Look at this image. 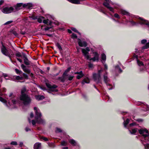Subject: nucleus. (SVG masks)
Masks as SVG:
<instances>
[{"label": "nucleus", "mask_w": 149, "mask_h": 149, "mask_svg": "<svg viewBox=\"0 0 149 149\" xmlns=\"http://www.w3.org/2000/svg\"><path fill=\"white\" fill-rule=\"evenodd\" d=\"M17 58V60L18 61H19L20 63H21L22 62V61L21 59L18 58Z\"/></svg>", "instance_id": "nucleus-63"}, {"label": "nucleus", "mask_w": 149, "mask_h": 149, "mask_svg": "<svg viewBox=\"0 0 149 149\" xmlns=\"http://www.w3.org/2000/svg\"><path fill=\"white\" fill-rule=\"evenodd\" d=\"M55 131L56 133H59L63 132V130L61 128H59L58 127H56L55 128Z\"/></svg>", "instance_id": "nucleus-34"}, {"label": "nucleus", "mask_w": 149, "mask_h": 149, "mask_svg": "<svg viewBox=\"0 0 149 149\" xmlns=\"http://www.w3.org/2000/svg\"><path fill=\"white\" fill-rule=\"evenodd\" d=\"M100 11L103 13V14L105 15H107V13H106V12L105 11L104 9L103 8H101L100 9Z\"/></svg>", "instance_id": "nucleus-43"}, {"label": "nucleus", "mask_w": 149, "mask_h": 149, "mask_svg": "<svg viewBox=\"0 0 149 149\" xmlns=\"http://www.w3.org/2000/svg\"><path fill=\"white\" fill-rule=\"evenodd\" d=\"M142 110L144 111H147L149 110V106L144 103H142Z\"/></svg>", "instance_id": "nucleus-23"}, {"label": "nucleus", "mask_w": 149, "mask_h": 149, "mask_svg": "<svg viewBox=\"0 0 149 149\" xmlns=\"http://www.w3.org/2000/svg\"><path fill=\"white\" fill-rule=\"evenodd\" d=\"M22 58L24 59V63L26 65H29L31 63L30 61L28 59L26 54L24 53H22Z\"/></svg>", "instance_id": "nucleus-19"}, {"label": "nucleus", "mask_w": 149, "mask_h": 149, "mask_svg": "<svg viewBox=\"0 0 149 149\" xmlns=\"http://www.w3.org/2000/svg\"><path fill=\"white\" fill-rule=\"evenodd\" d=\"M119 13H115L113 15V17L116 18L120 19L121 18L119 14Z\"/></svg>", "instance_id": "nucleus-37"}, {"label": "nucleus", "mask_w": 149, "mask_h": 149, "mask_svg": "<svg viewBox=\"0 0 149 149\" xmlns=\"http://www.w3.org/2000/svg\"><path fill=\"white\" fill-rule=\"evenodd\" d=\"M38 16H30L29 17L33 20L37 19Z\"/></svg>", "instance_id": "nucleus-48"}, {"label": "nucleus", "mask_w": 149, "mask_h": 149, "mask_svg": "<svg viewBox=\"0 0 149 149\" xmlns=\"http://www.w3.org/2000/svg\"><path fill=\"white\" fill-rule=\"evenodd\" d=\"M101 61L102 63H105L106 60V56L104 53H102L101 55Z\"/></svg>", "instance_id": "nucleus-28"}, {"label": "nucleus", "mask_w": 149, "mask_h": 149, "mask_svg": "<svg viewBox=\"0 0 149 149\" xmlns=\"http://www.w3.org/2000/svg\"><path fill=\"white\" fill-rule=\"evenodd\" d=\"M147 67L146 66V65H145L143 67H140L139 68V71L141 73H143L144 72L147 71Z\"/></svg>", "instance_id": "nucleus-29"}, {"label": "nucleus", "mask_w": 149, "mask_h": 149, "mask_svg": "<svg viewBox=\"0 0 149 149\" xmlns=\"http://www.w3.org/2000/svg\"><path fill=\"white\" fill-rule=\"evenodd\" d=\"M102 64H103V65L104 66V70H107L108 66H107V64H106V63H102Z\"/></svg>", "instance_id": "nucleus-51"}, {"label": "nucleus", "mask_w": 149, "mask_h": 149, "mask_svg": "<svg viewBox=\"0 0 149 149\" xmlns=\"http://www.w3.org/2000/svg\"><path fill=\"white\" fill-rule=\"evenodd\" d=\"M10 144L12 145H13L15 146H17V142L15 141H12Z\"/></svg>", "instance_id": "nucleus-49"}, {"label": "nucleus", "mask_w": 149, "mask_h": 149, "mask_svg": "<svg viewBox=\"0 0 149 149\" xmlns=\"http://www.w3.org/2000/svg\"><path fill=\"white\" fill-rule=\"evenodd\" d=\"M73 76H70L68 77V80L69 81H71L73 79Z\"/></svg>", "instance_id": "nucleus-54"}, {"label": "nucleus", "mask_w": 149, "mask_h": 149, "mask_svg": "<svg viewBox=\"0 0 149 149\" xmlns=\"http://www.w3.org/2000/svg\"><path fill=\"white\" fill-rule=\"evenodd\" d=\"M71 69L70 67L68 68L67 69H66L65 71L63 73V75H66L67 73L69 72Z\"/></svg>", "instance_id": "nucleus-39"}, {"label": "nucleus", "mask_w": 149, "mask_h": 149, "mask_svg": "<svg viewBox=\"0 0 149 149\" xmlns=\"http://www.w3.org/2000/svg\"><path fill=\"white\" fill-rule=\"evenodd\" d=\"M136 17L139 18V24L141 25H144L147 27L149 29V21L145 20L139 17Z\"/></svg>", "instance_id": "nucleus-16"}, {"label": "nucleus", "mask_w": 149, "mask_h": 149, "mask_svg": "<svg viewBox=\"0 0 149 149\" xmlns=\"http://www.w3.org/2000/svg\"><path fill=\"white\" fill-rule=\"evenodd\" d=\"M56 46L58 48L60 51H61L62 50V49L61 47V46L59 43H57L56 44Z\"/></svg>", "instance_id": "nucleus-46"}, {"label": "nucleus", "mask_w": 149, "mask_h": 149, "mask_svg": "<svg viewBox=\"0 0 149 149\" xmlns=\"http://www.w3.org/2000/svg\"><path fill=\"white\" fill-rule=\"evenodd\" d=\"M20 33L22 35H24L26 33V32L25 31H20Z\"/></svg>", "instance_id": "nucleus-62"}, {"label": "nucleus", "mask_w": 149, "mask_h": 149, "mask_svg": "<svg viewBox=\"0 0 149 149\" xmlns=\"http://www.w3.org/2000/svg\"><path fill=\"white\" fill-rule=\"evenodd\" d=\"M71 37L73 39H77V35L74 33H72L71 35Z\"/></svg>", "instance_id": "nucleus-47"}, {"label": "nucleus", "mask_w": 149, "mask_h": 149, "mask_svg": "<svg viewBox=\"0 0 149 149\" xmlns=\"http://www.w3.org/2000/svg\"><path fill=\"white\" fill-rule=\"evenodd\" d=\"M4 2L3 0H1L0 1V6Z\"/></svg>", "instance_id": "nucleus-64"}, {"label": "nucleus", "mask_w": 149, "mask_h": 149, "mask_svg": "<svg viewBox=\"0 0 149 149\" xmlns=\"http://www.w3.org/2000/svg\"><path fill=\"white\" fill-rule=\"evenodd\" d=\"M49 145L52 147L54 148L55 147V146L54 145V144L53 143H52L49 144Z\"/></svg>", "instance_id": "nucleus-57"}, {"label": "nucleus", "mask_w": 149, "mask_h": 149, "mask_svg": "<svg viewBox=\"0 0 149 149\" xmlns=\"http://www.w3.org/2000/svg\"><path fill=\"white\" fill-rule=\"evenodd\" d=\"M136 51L135 53H134L133 56V57L134 58L136 59V60H137V59H139L138 58V56L139 55V54L138 53V49H136Z\"/></svg>", "instance_id": "nucleus-32"}, {"label": "nucleus", "mask_w": 149, "mask_h": 149, "mask_svg": "<svg viewBox=\"0 0 149 149\" xmlns=\"http://www.w3.org/2000/svg\"><path fill=\"white\" fill-rule=\"evenodd\" d=\"M15 71L18 74H20L22 73V72L21 71L17 69H15Z\"/></svg>", "instance_id": "nucleus-55"}, {"label": "nucleus", "mask_w": 149, "mask_h": 149, "mask_svg": "<svg viewBox=\"0 0 149 149\" xmlns=\"http://www.w3.org/2000/svg\"><path fill=\"white\" fill-rule=\"evenodd\" d=\"M46 85L48 88H49V92H52L55 93L58 91V90L56 89L57 87V86L55 85H52L49 83L47 82L46 83Z\"/></svg>", "instance_id": "nucleus-13"}, {"label": "nucleus", "mask_w": 149, "mask_h": 149, "mask_svg": "<svg viewBox=\"0 0 149 149\" xmlns=\"http://www.w3.org/2000/svg\"><path fill=\"white\" fill-rule=\"evenodd\" d=\"M131 19H130V20L127 21V22H130V24L132 26H137L139 24V18H136L138 16H135Z\"/></svg>", "instance_id": "nucleus-11"}, {"label": "nucleus", "mask_w": 149, "mask_h": 149, "mask_svg": "<svg viewBox=\"0 0 149 149\" xmlns=\"http://www.w3.org/2000/svg\"><path fill=\"white\" fill-rule=\"evenodd\" d=\"M65 75L63 76V77H59V78L60 80L62 82H64L66 80V79L65 77Z\"/></svg>", "instance_id": "nucleus-40"}, {"label": "nucleus", "mask_w": 149, "mask_h": 149, "mask_svg": "<svg viewBox=\"0 0 149 149\" xmlns=\"http://www.w3.org/2000/svg\"><path fill=\"white\" fill-rule=\"evenodd\" d=\"M61 145L62 146H66L67 145V142L65 141H63L61 142Z\"/></svg>", "instance_id": "nucleus-41"}, {"label": "nucleus", "mask_w": 149, "mask_h": 149, "mask_svg": "<svg viewBox=\"0 0 149 149\" xmlns=\"http://www.w3.org/2000/svg\"><path fill=\"white\" fill-rule=\"evenodd\" d=\"M138 131L141 135V141L144 145L145 149H149V133L148 130L145 128H141Z\"/></svg>", "instance_id": "nucleus-2"}, {"label": "nucleus", "mask_w": 149, "mask_h": 149, "mask_svg": "<svg viewBox=\"0 0 149 149\" xmlns=\"http://www.w3.org/2000/svg\"><path fill=\"white\" fill-rule=\"evenodd\" d=\"M23 146V143L22 142H20L19 143V147H21Z\"/></svg>", "instance_id": "nucleus-59"}, {"label": "nucleus", "mask_w": 149, "mask_h": 149, "mask_svg": "<svg viewBox=\"0 0 149 149\" xmlns=\"http://www.w3.org/2000/svg\"><path fill=\"white\" fill-rule=\"evenodd\" d=\"M23 77L19 76H14L13 77V78L19 81L20 82H22L24 81V79H27L28 77L27 75L24 73L23 74Z\"/></svg>", "instance_id": "nucleus-12"}, {"label": "nucleus", "mask_w": 149, "mask_h": 149, "mask_svg": "<svg viewBox=\"0 0 149 149\" xmlns=\"http://www.w3.org/2000/svg\"><path fill=\"white\" fill-rule=\"evenodd\" d=\"M103 79L104 82L106 84L108 89L109 90H111L113 88V86H111L110 84V79L108 77V74L107 72L106 71L103 75Z\"/></svg>", "instance_id": "nucleus-8"}, {"label": "nucleus", "mask_w": 149, "mask_h": 149, "mask_svg": "<svg viewBox=\"0 0 149 149\" xmlns=\"http://www.w3.org/2000/svg\"><path fill=\"white\" fill-rule=\"evenodd\" d=\"M34 109L35 113V119L36 121L34 120H31V123L33 125H35L36 123L38 124H43L45 123V120L41 118V114L39 109L36 107H34Z\"/></svg>", "instance_id": "nucleus-5"}, {"label": "nucleus", "mask_w": 149, "mask_h": 149, "mask_svg": "<svg viewBox=\"0 0 149 149\" xmlns=\"http://www.w3.org/2000/svg\"><path fill=\"white\" fill-rule=\"evenodd\" d=\"M89 83V79L87 77L85 78L82 81V84H84L85 83Z\"/></svg>", "instance_id": "nucleus-35"}, {"label": "nucleus", "mask_w": 149, "mask_h": 149, "mask_svg": "<svg viewBox=\"0 0 149 149\" xmlns=\"http://www.w3.org/2000/svg\"><path fill=\"white\" fill-rule=\"evenodd\" d=\"M88 66L89 68H92L93 67V64L92 63H90L88 64Z\"/></svg>", "instance_id": "nucleus-60"}, {"label": "nucleus", "mask_w": 149, "mask_h": 149, "mask_svg": "<svg viewBox=\"0 0 149 149\" xmlns=\"http://www.w3.org/2000/svg\"><path fill=\"white\" fill-rule=\"evenodd\" d=\"M118 13L121 14L122 15L131 16V14L128 11L122 9H119L118 11Z\"/></svg>", "instance_id": "nucleus-20"}, {"label": "nucleus", "mask_w": 149, "mask_h": 149, "mask_svg": "<svg viewBox=\"0 0 149 149\" xmlns=\"http://www.w3.org/2000/svg\"><path fill=\"white\" fill-rule=\"evenodd\" d=\"M15 55L17 57H21L22 56V55L19 52L16 53L15 54Z\"/></svg>", "instance_id": "nucleus-50"}, {"label": "nucleus", "mask_w": 149, "mask_h": 149, "mask_svg": "<svg viewBox=\"0 0 149 149\" xmlns=\"http://www.w3.org/2000/svg\"><path fill=\"white\" fill-rule=\"evenodd\" d=\"M104 0L103 5L112 13H114V8L118 9L119 7L118 5L111 2L110 0Z\"/></svg>", "instance_id": "nucleus-6"}, {"label": "nucleus", "mask_w": 149, "mask_h": 149, "mask_svg": "<svg viewBox=\"0 0 149 149\" xmlns=\"http://www.w3.org/2000/svg\"><path fill=\"white\" fill-rule=\"evenodd\" d=\"M6 89L5 88H3L2 89L0 90V97H2V98L5 99L7 102V103L8 104V102L9 100L8 97L4 96V94L2 93V92H5Z\"/></svg>", "instance_id": "nucleus-21"}, {"label": "nucleus", "mask_w": 149, "mask_h": 149, "mask_svg": "<svg viewBox=\"0 0 149 149\" xmlns=\"http://www.w3.org/2000/svg\"><path fill=\"white\" fill-rule=\"evenodd\" d=\"M84 76V74H83L82 72L81 73H80L79 75H77V78L79 79L81 78L82 77H83Z\"/></svg>", "instance_id": "nucleus-42"}, {"label": "nucleus", "mask_w": 149, "mask_h": 149, "mask_svg": "<svg viewBox=\"0 0 149 149\" xmlns=\"http://www.w3.org/2000/svg\"><path fill=\"white\" fill-rule=\"evenodd\" d=\"M33 149H41V144L39 142L36 143L33 146Z\"/></svg>", "instance_id": "nucleus-26"}, {"label": "nucleus", "mask_w": 149, "mask_h": 149, "mask_svg": "<svg viewBox=\"0 0 149 149\" xmlns=\"http://www.w3.org/2000/svg\"><path fill=\"white\" fill-rule=\"evenodd\" d=\"M36 99L38 100H42L44 98V97L43 95H37L35 96Z\"/></svg>", "instance_id": "nucleus-31"}, {"label": "nucleus", "mask_w": 149, "mask_h": 149, "mask_svg": "<svg viewBox=\"0 0 149 149\" xmlns=\"http://www.w3.org/2000/svg\"><path fill=\"white\" fill-rule=\"evenodd\" d=\"M147 42V40L146 39L142 40L141 41V43L142 44H144Z\"/></svg>", "instance_id": "nucleus-56"}, {"label": "nucleus", "mask_w": 149, "mask_h": 149, "mask_svg": "<svg viewBox=\"0 0 149 149\" xmlns=\"http://www.w3.org/2000/svg\"><path fill=\"white\" fill-rule=\"evenodd\" d=\"M79 46L81 47H86L88 45L87 43L83 39H77Z\"/></svg>", "instance_id": "nucleus-18"}, {"label": "nucleus", "mask_w": 149, "mask_h": 149, "mask_svg": "<svg viewBox=\"0 0 149 149\" xmlns=\"http://www.w3.org/2000/svg\"><path fill=\"white\" fill-rule=\"evenodd\" d=\"M69 2L75 4H81V2L85 0H67Z\"/></svg>", "instance_id": "nucleus-24"}, {"label": "nucleus", "mask_w": 149, "mask_h": 149, "mask_svg": "<svg viewBox=\"0 0 149 149\" xmlns=\"http://www.w3.org/2000/svg\"><path fill=\"white\" fill-rule=\"evenodd\" d=\"M37 19L38 22L39 23H41L42 22L44 24L49 26L46 27L44 29L45 31L48 30L53 27V26L52 25L53 23L52 21V18L49 15H47L45 18L41 16H38Z\"/></svg>", "instance_id": "nucleus-4"}, {"label": "nucleus", "mask_w": 149, "mask_h": 149, "mask_svg": "<svg viewBox=\"0 0 149 149\" xmlns=\"http://www.w3.org/2000/svg\"><path fill=\"white\" fill-rule=\"evenodd\" d=\"M136 120L139 123H141L143 121V120L142 119L139 118L136 119Z\"/></svg>", "instance_id": "nucleus-53"}, {"label": "nucleus", "mask_w": 149, "mask_h": 149, "mask_svg": "<svg viewBox=\"0 0 149 149\" xmlns=\"http://www.w3.org/2000/svg\"><path fill=\"white\" fill-rule=\"evenodd\" d=\"M71 29L72 31L78 33L79 35H80V33L77 31L76 28L74 27H71Z\"/></svg>", "instance_id": "nucleus-44"}, {"label": "nucleus", "mask_w": 149, "mask_h": 149, "mask_svg": "<svg viewBox=\"0 0 149 149\" xmlns=\"http://www.w3.org/2000/svg\"><path fill=\"white\" fill-rule=\"evenodd\" d=\"M90 49L88 47H87L85 49H82V52L85 57L89 59L90 58L89 52L90 51Z\"/></svg>", "instance_id": "nucleus-15"}, {"label": "nucleus", "mask_w": 149, "mask_h": 149, "mask_svg": "<svg viewBox=\"0 0 149 149\" xmlns=\"http://www.w3.org/2000/svg\"><path fill=\"white\" fill-rule=\"evenodd\" d=\"M113 67L114 68L115 72L118 74H120L123 72V71L121 69V68L124 69H125V67L120 63L114 65Z\"/></svg>", "instance_id": "nucleus-10"}, {"label": "nucleus", "mask_w": 149, "mask_h": 149, "mask_svg": "<svg viewBox=\"0 0 149 149\" xmlns=\"http://www.w3.org/2000/svg\"><path fill=\"white\" fill-rule=\"evenodd\" d=\"M91 50L93 57L92 58H90L89 59L90 61H93L98 62L99 60V53L95 49L92 48L91 49Z\"/></svg>", "instance_id": "nucleus-9"}, {"label": "nucleus", "mask_w": 149, "mask_h": 149, "mask_svg": "<svg viewBox=\"0 0 149 149\" xmlns=\"http://www.w3.org/2000/svg\"><path fill=\"white\" fill-rule=\"evenodd\" d=\"M13 22V21L12 20L9 21L4 23V25H9L11 23Z\"/></svg>", "instance_id": "nucleus-45"}, {"label": "nucleus", "mask_w": 149, "mask_h": 149, "mask_svg": "<svg viewBox=\"0 0 149 149\" xmlns=\"http://www.w3.org/2000/svg\"><path fill=\"white\" fill-rule=\"evenodd\" d=\"M10 32L11 34H14L15 36H18V35L15 31L14 30H11L10 31Z\"/></svg>", "instance_id": "nucleus-38"}, {"label": "nucleus", "mask_w": 149, "mask_h": 149, "mask_svg": "<svg viewBox=\"0 0 149 149\" xmlns=\"http://www.w3.org/2000/svg\"><path fill=\"white\" fill-rule=\"evenodd\" d=\"M14 10V9L12 7H5L2 9L1 11L4 13L8 14L13 12Z\"/></svg>", "instance_id": "nucleus-17"}, {"label": "nucleus", "mask_w": 149, "mask_h": 149, "mask_svg": "<svg viewBox=\"0 0 149 149\" xmlns=\"http://www.w3.org/2000/svg\"><path fill=\"white\" fill-rule=\"evenodd\" d=\"M30 117L31 118H32L34 116V114L33 113H31L30 114Z\"/></svg>", "instance_id": "nucleus-61"}, {"label": "nucleus", "mask_w": 149, "mask_h": 149, "mask_svg": "<svg viewBox=\"0 0 149 149\" xmlns=\"http://www.w3.org/2000/svg\"><path fill=\"white\" fill-rule=\"evenodd\" d=\"M26 88L24 87L21 91V94L19 97L15 96L13 94H10L9 96V100L8 104L6 101L0 97V101L8 109H12L16 108L18 105L27 106L31 103V99L30 96L26 93Z\"/></svg>", "instance_id": "nucleus-1"}, {"label": "nucleus", "mask_w": 149, "mask_h": 149, "mask_svg": "<svg viewBox=\"0 0 149 149\" xmlns=\"http://www.w3.org/2000/svg\"><path fill=\"white\" fill-rule=\"evenodd\" d=\"M3 77L6 80L10 79V77L7 74L3 73L2 77Z\"/></svg>", "instance_id": "nucleus-36"}, {"label": "nucleus", "mask_w": 149, "mask_h": 149, "mask_svg": "<svg viewBox=\"0 0 149 149\" xmlns=\"http://www.w3.org/2000/svg\"><path fill=\"white\" fill-rule=\"evenodd\" d=\"M122 118L124 120L123 125L124 127L128 129L131 134H135L138 132L139 129H138L137 128H133V127L138 126V124L135 122H133L129 124L130 121V119L127 118L125 120L124 117H123Z\"/></svg>", "instance_id": "nucleus-3"}, {"label": "nucleus", "mask_w": 149, "mask_h": 149, "mask_svg": "<svg viewBox=\"0 0 149 149\" xmlns=\"http://www.w3.org/2000/svg\"><path fill=\"white\" fill-rule=\"evenodd\" d=\"M23 8H24V4L22 3H20L17 4L15 9L17 10H18Z\"/></svg>", "instance_id": "nucleus-27"}, {"label": "nucleus", "mask_w": 149, "mask_h": 149, "mask_svg": "<svg viewBox=\"0 0 149 149\" xmlns=\"http://www.w3.org/2000/svg\"><path fill=\"white\" fill-rule=\"evenodd\" d=\"M25 130L26 132H28L29 131H31V130L30 128L28 127H26L25 128Z\"/></svg>", "instance_id": "nucleus-58"}, {"label": "nucleus", "mask_w": 149, "mask_h": 149, "mask_svg": "<svg viewBox=\"0 0 149 149\" xmlns=\"http://www.w3.org/2000/svg\"><path fill=\"white\" fill-rule=\"evenodd\" d=\"M21 67L24 72L28 74H29L31 72V71L30 70L27 68L23 64H22L21 65Z\"/></svg>", "instance_id": "nucleus-25"}, {"label": "nucleus", "mask_w": 149, "mask_h": 149, "mask_svg": "<svg viewBox=\"0 0 149 149\" xmlns=\"http://www.w3.org/2000/svg\"><path fill=\"white\" fill-rule=\"evenodd\" d=\"M136 61L139 67L143 66H144V64L143 62L139 59H137Z\"/></svg>", "instance_id": "nucleus-33"}, {"label": "nucleus", "mask_w": 149, "mask_h": 149, "mask_svg": "<svg viewBox=\"0 0 149 149\" xmlns=\"http://www.w3.org/2000/svg\"><path fill=\"white\" fill-rule=\"evenodd\" d=\"M103 69L101 68V69L98 71L97 73H94L93 74V78L94 81L97 83H101L102 79L101 75Z\"/></svg>", "instance_id": "nucleus-7"}, {"label": "nucleus", "mask_w": 149, "mask_h": 149, "mask_svg": "<svg viewBox=\"0 0 149 149\" xmlns=\"http://www.w3.org/2000/svg\"><path fill=\"white\" fill-rule=\"evenodd\" d=\"M40 139H42L43 140L45 141H48V139L47 138L45 137H41Z\"/></svg>", "instance_id": "nucleus-52"}, {"label": "nucleus", "mask_w": 149, "mask_h": 149, "mask_svg": "<svg viewBox=\"0 0 149 149\" xmlns=\"http://www.w3.org/2000/svg\"><path fill=\"white\" fill-rule=\"evenodd\" d=\"M1 51L2 53L5 56L10 57V55L8 51L3 45L2 42H1Z\"/></svg>", "instance_id": "nucleus-14"}, {"label": "nucleus", "mask_w": 149, "mask_h": 149, "mask_svg": "<svg viewBox=\"0 0 149 149\" xmlns=\"http://www.w3.org/2000/svg\"><path fill=\"white\" fill-rule=\"evenodd\" d=\"M69 142L71 145L73 146H79V145L78 142L73 139H70Z\"/></svg>", "instance_id": "nucleus-22"}, {"label": "nucleus", "mask_w": 149, "mask_h": 149, "mask_svg": "<svg viewBox=\"0 0 149 149\" xmlns=\"http://www.w3.org/2000/svg\"><path fill=\"white\" fill-rule=\"evenodd\" d=\"M24 6L25 8L31 9L32 6V4L30 3L24 4Z\"/></svg>", "instance_id": "nucleus-30"}]
</instances>
